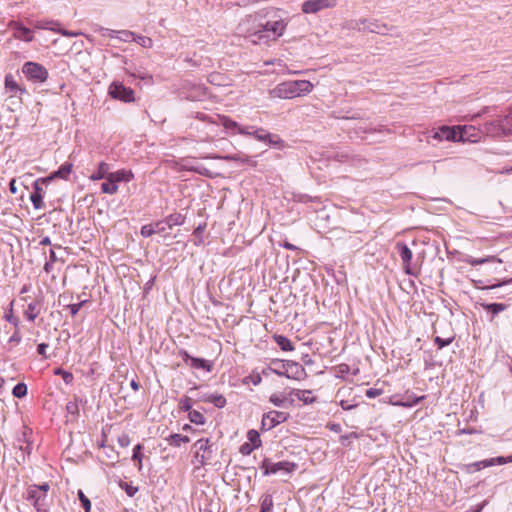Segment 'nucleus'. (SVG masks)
<instances>
[{
	"mask_svg": "<svg viewBox=\"0 0 512 512\" xmlns=\"http://www.w3.org/2000/svg\"><path fill=\"white\" fill-rule=\"evenodd\" d=\"M265 20H262V43L276 41L282 37L289 24V18L284 17L282 11L277 8L265 9Z\"/></svg>",
	"mask_w": 512,
	"mask_h": 512,
	"instance_id": "1",
	"label": "nucleus"
},
{
	"mask_svg": "<svg viewBox=\"0 0 512 512\" xmlns=\"http://www.w3.org/2000/svg\"><path fill=\"white\" fill-rule=\"evenodd\" d=\"M266 10L261 9L252 14H248L241 19L237 25L238 35L245 38H252V42L255 44L262 43V20H265Z\"/></svg>",
	"mask_w": 512,
	"mask_h": 512,
	"instance_id": "2",
	"label": "nucleus"
},
{
	"mask_svg": "<svg viewBox=\"0 0 512 512\" xmlns=\"http://www.w3.org/2000/svg\"><path fill=\"white\" fill-rule=\"evenodd\" d=\"M313 84L308 80H291L279 83L270 91V96L280 99H293L309 94Z\"/></svg>",
	"mask_w": 512,
	"mask_h": 512,
	"instance_id": "3",
	"label": "nucleus"
},
{
	"mask_svg": "<svg viewBox=\"0 0 512 512\" xmlns=\"http://www.w3.org/2000/svg\"><path fill=\"white\" fill-rule=\"evenodd\" d=\"M49 490L50 485L46 482L40 485L32 484L26 488L24 498L34 506L37 512H49Z\"/></svg>",
	"mask_w": 512,
	"mask_h": 512,
	"instance_id": "4",
	"label": "nucleus"
},
{
	"mask_svg": "<svg viewBox=\"0 0 512 512\" xmlns=\"http://www.w3.org/2000/svg\"><path fill=\"white\" fill-rule=\"evenodd\" d=\"M273 364H281L283 371H276L278 376H283L289 379L302 380L306 376V371L302 365L297 362L286 360V361H273Z\"/></svg>",
	"mask_w": 512,
	"mask_h": 512,
	"instance_id": "5",
	"label": "nucleus"
},
{
	"mask_svg": "<svg viewBox=\"0 0 512 512\" xmlns=\"http://www.w3.org/2000/svg\"><path fill=\"white\" fill-rule=\"evenodd\" d=\"M22 73L34 83H43L48 79V70L37 62H26L22 66Z\"/></svg>",
	"mask_w": 512,
	"mask_h": 512,
	"instance_id": "6",
	"label": "nucleus"
},
{
	"mask_svg": "<svg viewBox=\"0 0 512 512\" xmlns=\"http://www.w3.org/2000/svg\"><path fill=\"white\" fill-rule=\"evenodd\" d=\"M296 468L297 464L289 461L272 462L270 459L265 458L261 463L264 475L276 474L278 472L290 474Z\"/></svg>",
	"mask_w": 512,
	"mask_h": 512,
	"instance_id": "7",
	"label": "nucleus"
},
{
	"mask_svg": "<svg viewBox=\"0 0 512 512\" xmlns=\"http://www.w3.org/2000/svg\"><path fill=\"white\" fill-rule=\"evenodd\" d=\"M108 94L116 100H120L125 103L135 101L134 90L130 87L124 86L121 82H113L108 88Z\"/></svg>",
	"mask_w": 512,
	"mask_h": 512,
	"instance_id": "8",
	"label": "nucleus"
},
{
	"mask_svg": "<svg viewBox=\"0 0 512 512\" xmlns=\"http://www.w3.org/2000/svg\"><path fill=\"white\" fill-rule=\"evenodd\" d=\"M288 418L289 413L287 412L271 410L263 415L261 421V430L269 431L277 425L286 422Z\"/></svg>",
	"mask_w": 512,
	"mask_h": 512,
	"instance_id": "9",
	"label": "nucleus"
},
{
	"mask_svg": "<svg viewBox=\"0 0 512 512\" xmlns=\"http://www.w3.org/2000/svg\"><path fill=\"white\" fill-rule=\"evenodd\" d=\"M336 5L337 0H306L302 3L301 10L305 14H315Z\"/></svg>",
	"mask_w": 512,
	"mask_h": 512,
	"instance_id": "10",
	"label": "nucleus"
},
{
	"mask_svg": "<svg viewBox=\"0 0 512 512\" xmlns=\"http://www.w3.org/2000/svg\"><path fill=\"white\" fill-rule=\"evenodd\" d=\"M44 305V298L42 295L35 297L31 302L27 304V307L23 310V315L26 320L34 322L35 319L41 314Z\"/></svg>",
	"mask_w": 512,
	"mask_h": 512,
	"instance_id": "11",
	"label": "nucleus"
},
{
	"mask_svg": "<svg viewBox=\"0 0 512 512\" xmlns=\"http://www.w3.org/2000/svg\"><path fill=\"white\" fill-rule=\"evenodd\" d=\"M46 182H48V179L45 178H39L34 182V191L30 195V200L33 204L34 209L36 210L42 209L44 207L43 197L45 195V191L41 185Z\"/></svg>",
	"mask_w": 512,
	"mask_h": 512,
	"instance_id": "12",
	"label": "nucleus"
},
{
	"mask_svg": "<svg viewBox=\"0 0 512 512\" xmlns=\"http://www.w3.org/2000/svg\"><path fill=\"white\" fill-rule=\"evenodd\" d=\"M196 458L201 464H205L212 457V445L209 439H199L195 442Z\"/></svg>",
	"mask_w": 512,
	"mask_h": 512,
	"instance_id": "13",
	"label": "nucleus"
},
{
	"mask_svg": "<svg viewBox=\"0 0 512 512\" xmlns=\"http://www.w3.org/2000/svg\"><path fill=\"white\" fill-rule=\"evenodd\" d=\"M168 230H169V228H168L165 220H161V221L143 225L141 228V235L143 237H150L154 234L166 235V234H168Z\"/></svg>",
	"mask_w": 512,
	"mask_h": 512,
	"instance_id": "14",
	"label": "nucleus"
},
{
	"mask_svg": "<svg viewBox=\"0 0 512 512\" xmlns=\"http://www.w3.org/2000/svg\"><path fill=\"white\" fill-rule=\"evenodd\" d=\"M481 130L474 126L457 127V141L477 142L480 139Z\"/></svg>",
	"mask_w": 512,
	"mask_h": 512,
	"instance_id": "15",
	"label": "nucleus"
},
{
	"mask_svg": "<svg viewBox=\"0 0 512 512\" xmlns=\"http://www.w3.org/2000/svg\"><path fill=\"white\" fill-rule=\"evenodd\" d=\"M429 137L437 141H457V127L442 126L432 130Z\"/></svg>",
	"mask_w": 512,
	"mask_h": 512,
	"instance_id": "16",
	"label": "nucleus"
},
{
	"mask_svg": "<svg viewBox=\"0 0 512 512\" xmlns=\"http://www.w3.org/2000/svg\"><path fill=\"white\" fill-rule=\"evenodd\" d=\"M81 404H83V399L76 395L66 404L67 422H75L79 419Z\"/></svg>",
	"mask_w": 512,
	"mask_h": 512,
	"instance_id": "17",
	"label": "nucleus"
},
{
	"mask_svg": "<svg viewBox=\"0 0 512 512\" xmlns=\"http://www.w3.org/2000/svg\"><path fill=\"white\" fill-rule=\"evenodd\" d=\"M481 133H484L491 137L504 136L501 127V119H494L492 121L484 123L481 128Z\"/></svg>",
	"mask_w": 512,
	"mask_h": 512,
	"instance_id": "18",
	"label": "nucleus"
},
{
	"mask_svg": "<svg viewBox=\"0 0 512 512\" xmlns=\"http://www.w3.org/2000/svg\"><path fill=\"white\" fill-rule=\"evenodd\" d=\"M55 26H59V23L58 22L49 21V22H39L37 24L38 28L50 29V30L55 31V32L61 34L62 36H65V37H77V36L82 35V32H79V31H69V30L62 29V28H56Z\"/></svg>",
	"mask_w": 512,
	"mask_h": 512,
	"instance_id": "19",
	"label": "nucleus"
},
{
	"mask_svg": "<svg viewBox=\"0 0 512 512\" xmlns=\"http://www.w3.org/2000/svg\"><path fill=\"white\" fill-rule=\"evenodd\" d=\"M402 268L406 274L417 276L420 272V258H402Z\"/></svg>",
	"mask_w": 512,
	"mask_h": 512,
	"instance_id": "20",
	"label": "nucleus"
},
{
	"mask_svg": "<svg viewBox=\"0 0 512 512\" xmlns=\"http://www.w3.org/2000/svg\"><path fill=\"white\" fill-rule=\"evenodd\" d=\"M363 32H370V33H377V34L385 35V34H388L389 28L384 23L368 20V25L364 26Z\"/></svg>",
	"mask_w": 512,
	"mask_h": 512,
	"instance_id": "21",
	"label": "nucleus"
},
{
	"mask_svg": "<svg viewBox=\"0 0 512 512\" xmlns=\"http://www.w3.org/2000/svg\"><path fill=\"white\" fill-rule=\"evenodd\" d=\"M133 178V174L130 171H126L124 169L118 170L116 172H110L108 176V181L117 184L118 182H129Z\"/></svg>",
	"mask_w": 512,
	"mask_h": 512,
	"instance_id": "22",
	"label": "nucleus"
},
{
	"mask_svg": "<svg viewBox=\"0 0 512 512\" xmlns=\"http://www.w3.org/2000/svg\"><path fill=\"white\" fill-rule=\"evenodd\" d=\"M110 174V166L106 162H100L95 172L90 175V180L97 181L100 179H107Z\"/></svg>",
	"mask_w": 512,
	"mask_h": 512,
	"instance_id": "23",
	"label": "nucleus"
},
{
	"mask_svg": "<svg viewBox=\"0 0 512 512\" xmlns=\"http://www.w3.org/2000/svg\"><path fill=\"white\" fill-rule=\"evenodd\" d=\"M14 37L26 42H31L33 40L32 31L20 24H16Z\"/></svg>",
	"mask_w": 512,
	"mask_h": 512,
	"instance_id": "24",
	"label": "nucleus"
},
{
	"mask_svg": "<svg viewBox=\"0 0 512 512\" xmlns=\"http://www.w3.org/2000/svg\"><path fill=\"white\" fill-rule=\"evenodd\" d=\"M203 401L212 403L217 408H223L226 405V398L222 394H207L203 397Z\"/></svg>",
	"mask_w": 512,
	"mask_h": 512,
	"instance_id": "25",
	"label": "nucleus"
},
{
	"mask_svg": "<svg viewBox=\"0 0 512 512\" xmlns=\"http://www.w3.org/2000/svg\"><path fill=\"white\" fill-rule=\"evenodd\" d=\"M72 168H73V164L70 163V162H66L64 163L63 165L60 166V168L55 171L48 179V181L50 179H53V178H62V179H67V177L70 175L71 171H72Z\"/></svg>",
	"mask_w": 512,
	"mask_h": 512,
	"instance_id": "26",
	"label": "nucleus"
},
{
	"mask_svg": "<svg viewBox=\"0 0 512 512\" xmlns=\"http://www.w3.org/2000/svg\"><path fill=\"white\" fill-rule=\"evenodd\" d=\"M4 83H5L6 90H8L10 92H13V93H17V92L25 93L26 92V90L24 88H21L17 84V82L12 74H7L5 76Z\"/></svg>",
	"mask_w": 512,
	"mask_h": 512,
	"instance_id": "27",
	"label": "nucleus"
},
{
	"mask_svg": "<svg viewBox=\"0 0 512 512\" xmlns=\"http://www.w3.org/2000/svg\"><path fill=\"white\" fill-rule=\"evenodd\" d=\"M294 394L298 400L302 401L304 404H312L316 401V398L311 396L312 391L311 390H293L291 392Z\"/></svg>",
	"mask_w": 512,
	"mask_h": 512,
	"instance_id": "28",
	"label": "nucleus"
},
{
	"mask_svg": "<svg viewBox=\"0 0 512 512\" xmlns=\"http://www.w3.org/2000/svg\"><path fill=\"white\" fill-rule=\"evenodd\" d=\"M190 366L194 369H202L205 370L206 372H211L213 368V363L206 359L195 357L191 359Z\"/></svg>",
	"mask_w": 512,
	"mask_h": 512,
	"instance_id": "29",
	"label": "nucleus"
},
{
	"mask_svg": "<svg viewBox=\"0 0 512 512\" xmlns=\"http://www.w3.org/2000/svg\"><path fill=\"white\" fill-rule=\"evenodd\" d=\"M218 119L220 121V124L226 130L231 131L233 134L237 133L236 131L238 130L239 124L236 121L232 120L231 118L225 115H218Z\"/></svg>",
	"mask_w": 512,
	"mask_h": 512,
	"instance_id": "30",
	"label": "nucleus"
},
{
	"mask_svg": "<svg viewBox=\"0 0 512 512\" xmlns=\"http://www.w3.org/2000/svg\"><path fill=\"white\" fill-rule=\"evenodd\" d=\"M164 220L170 230L174 226H180L184 224L185 217L181 213H173L167 216Z\"/></svg>",
	"mask_w": 512,
	"mask_h": 512,
	"instance_id": "31",
	"label": "nucleus"
},
{
	"mask_svg": "<svg viewBox=\"0 0 512 512\" xmlns=\"http://www.w3.org/2000/svg\"><path fill=\"white\" fill-rule=\"evenodd\" d=\"M168 444L170 446L174 447H180L182 443H188L190 442V438L185 435L181 434H171L169 437L166 438Z\"/></svg>",
	"mask_w": 512,
	"mask_h": 512,
	"instance_id": "32",
	"label": "nucleus"
},
{
	"mask_svg": "<svg viewBox=\"0 0 512 512\" xmlns=\"http://www.w3.org/2000/svg\"><path fill=\"white\" fill-rule=\"evenodd\" d=\"M111 37H115L123 42H133L135 33L129 30L112 31Z\"/></svg>",
	"mask_w": 512,
	"mask_h": 512,
	"instance_id": "33",
	"label": "nucleus"
},
{
	"mask_svg": "<svg viewBox=\"0 0 512 512\" xmlns=\"http://www.w3.org/2000/svg\"><path fill=\"white\" fill-rule=\"evenodd\" d=\"M500 119L503 135H512V111Z\"/></svg>",
	"mask_w": 512,
	"mask_h": 512,
	"instance_id": "34",
	"label": "nucleus"
},
{
	"mask_svg": "<svg viewBox=\"0 0 512 512\" xmlns=\"http://www.w3.org/2000/svg\"><path fill=\"white\" fill-rule=\"evenodd\" d=\"M274 339L277 343V345L281 348L283 351H293L294 346L292 342L283 335H276L274 336Z\"/></svg>",
	"mask_w": 512,
	"mask_h": 512,
	"instance_id": "35",
	"label": "nucleus"
},
{
	"mask_svg": "<svg viewBox=\"0 0 512 512\" xmlns=\"http://www.w3.org/2000/svg\"><path fill=\"white\" fill-rule=\"evenodd\" d=\"M493 465H494V460L485 459V460L477 461V462L467 465V471L468 472L480 471L483 468L490 467Z\"/></svg>",
	"mask_w": 512,
	"mask_h": 512,
	"instance_id": "36",
	"label": "nucleus"
},
{
	"mask_svg": "<svg viewBox=\"0 0 512 512\" xmlns=\"http://www.w3.org/2000/svg\"><path fill=\"white\" fill-rule=\"evenodd\" d=\"M247 438L249 443L256 449L259 448L262 444L259 432L254 429H251L247 432Z\"/></svg>",
	"mask_w": 512,
	"mask_h": 512,
	"instance_id": "37",
	"label": "nucleus"
},
{
	"mask_svg": "<svg viewBox=\"0 0 512 512\" xmlns=\"http://www.w3.org/2000/svg\"><path fill=\"white\" fill-rule=\"evenodd\" d=\"M13 305H14V301H12L10 303V308L5 313L4 318H5L6 321L11 323L14 326V328H17L20 325V319L14 315Z\"/></svg>",
	"mask_w": 512,
	"mask_h": 512,
	"instance_id": "38",
	"label": "nucleus"
},
{
	"mask_svg": "<svg viewBox=\"0 0 512 512\" xmlns=\"http://www.w3.org/2000/svg\"><path fill=\"white\" fill-rule=\"evenodd\" d=\"M485 310L491 312L493 315H497L498 313L504 311L507 306L504 303H489L483 304Z\"/></svg>",
	"mask_w": 512,
	"mask_h": 512,
	"instance_id": "39",
	"label": "nucleus"
},
{
	"mask_svg": "<svg viewBox=\"0 0 512 512\" xmlns=\"http://www.w3.org/2000/svg\"><path fill=\"white\" fill-rule=\"evenodd\" d=\"M188 418L192 423L197 425H203L205 423L204 415L197 410H191L188 412Z\"/></svg>",
	"mask_w": 512,
	"mask_h": 512,
	"instance_id": "40",
	"label": "nucleus"
},
{
	"mask_svg": "<svg viewBox=\"0 0 512 512\" xmlns=\"http://www.w3.org/2000/svg\"><path fill=\"white\" fill-rule=\"evenodd\" d=\"M127 73L134 77V78H139L141 80H145V79H148V80H151L152 79V76L148 74L147 71H145L144 69H141V68H134L133 70H127Z\"/></svg>",
	"mask_w": 512,
	"mask_h": 512,
	"instance_id": "41",
	"label": "nucleus"
},
{
	"mask_svg": "<svg viewBox=\"0 0 512 512\" xmlns=\"http://www.w3.org/2000/svg\"><path fill=\"white\" fill-rule=\"evenodd\" d=\"M12 394L15 398H23L27 395V385L23 382L14 386Z\"/></svg>",
	"mask_w": 512,
	"mask_h": 512,
	"instance_id": "42",
	"label": "nucleus"
},
{
	"mask_svg": "<svg viewBox=\"0 0 512 512\" xmlns=\"http://www.w3.org/2000/svg\"><path fill=\"white\" fill-rule=\"evenodd\" d=\"M269 145L277 148H282L284 146L283 140L275 134L268 133V137L266 138V141Z\"/></svg>",
	"mask_w": 512,
	"mask_h": 512,
	"instance_id": "43",
	"label": "nucleus"
},
{
	"mask_svg": "<svg viewBox=\"0 0 512 512\" xmlns=\"http://www.w3.org/2000/svg\"><path fill=\"white\" fill-rule=\"evenodd\" d=\"M133 42H136L137 44H139L140 46H142L144 48H151L153 46L152 39L150 37H146V36H140V35L135 34Z\"/></svg>",
	"mask_w": 512,
	"mask_h": 512,
	"instance_id": "44",
	"label": "nucleus"
},
{
	"mask_svg": "<svg viewBox=\"0 0 512 512\" xmlns=\"http://www.w3.org/2000/svg\"><path fill=\"white\" fill-rule=\"evenodd\" d=\"M273 506V499L271 495H264L261 499V511L269 512Z\"/></svg>",
	"mask_w": 512,
	"mask_h": 512,
	"instance_id": "45",
	"label": "nucleus"
},
{
	"mask_svg": "<svg viewBox=\"0 0 512 512\" xmlns=\"http://www.w3.org/2000/svg\"><path fill=\"white\" fill-rule=\"evenodd\" d=\"M101 190L105 194H115L118 191V185L114 184L107 180V182L102 183Z\"/></svg>",
	"mask_w": 512,
	"mask_h": 512,
	"instance_id": "46",
	"label": "nucleus"
},
{
	"mask_svg": "<svg viewBox=\"0 0 512 512\" xmlns=\"http://www.w3.org/2000/svg\"><path fill=\"white\" fill-rule=\"evenodd\" d=\"M54 373L56 375H60L67 385L73 382L74 376L71 372L62 370L61 368H57Z\"/></svg>",
	"mask_w": 512,
	"mask_h": 512,
	"instance_id": "47",
	"label": "nucleus"
},
{
	"mask_svg": "<svg viewBox=\"0 0 512 512\" xmlns=\"http://www.w3.org/2000/svg\"><path fill=\"white\" fill-rule=\"evenodd\" d=\"M368 25V19L362 18L349 22V27L358 31H363L364 26Z\"/></svg>",
	"mask_w": 512,
	"mask_h": 512,
	"instance_id": "48",
	"label": "nucleus"
},
{
	"mask_svg": "<svg viewBox=\"0 0 512 512\" xmlns=\"http://www.w3.org/2000/svg\"><path fill=\"white\" fill-rule=\"evenodd\" d=\"M454 340V337L451 336V337H448V338H442L440 336H436L434 338V343L437 345V347L439 349H442L448 345H450L452 343V341Z\"/></svg>",
	"mask_w": 512,
	"mask_h": 512,
	"instance_id": "49",
	"label": "nucleus"
},
{
	"mask_svg": "<svg viewBox=\"0 0 512 512\" xmlns=\"http://www.w3.org/2000/svg\"><path fill=\"white\" fill-rule=\"evenodd\" d=\"M193 401L190 397L184 396L180 399V408L183 411L190 412L192 410Z\"/></svg>",
	"mask_w": 512,
	"mask_h": 512,
	"instance_id": "50",
	"label": "nucleus"
},
{
	"mask_svg": "<svg viewBox=\"0 0 512 512\" xmlns=\"http://www.w3.org/2000/svg\"><path fill=\"white\" fill-rule=\"evenodd\" d=\"M78 496H79V500H80L83 508L85 509V512H90L91 502L88 499V497H86L85 494L81 490L78 491Z\"/></svg>",
	"mask_w": 512,
	"mask_h": 512,
	"instance_id": "51",
	"label": "nucleus"
},
{
	"mask_svg": "<svg viewBox=\"0 0 512 512\" xmlns=\"http://www.w3.org/2000/svg\"><path fill=\"white\" fill-rule=\"evenodd\" d=\"M269 401L276 407H283L284 403L286 401V398L284 396L272 394L269 398Z\"/></svg>",
	"mask_w": 512,
	"mask_h": 512,
	"instance_id": "52",
	"label": "nucleus"
},
{
	"mask_svg": "<svg viewBox=\"0 0 512 512\" xmlns=\"http://www.w3.org/2000/svg\"><path fill=\"white\" fill-rule=\"evenodd\" d=\"M396 249H397V253H399L400 256H412L411 250L404 243L398 242L396 244Z\"/></svg>",
	"mask_w": 512,
	"mask_h": 512,
	"instance_id": "53",
	"label": "nucleus"
},
{
	"mask_svg": "<svg viewBox=\"0 0 512 512\" xmlns=\"http://www.w3.org/2000/svg\"><path fill=\"white\" fill-rule=\"evenodd\" d=\"M252 135L259 141H266L268 137V132H266L263 128L254 129Z\"/></svg>",
	"mask_w": 512,
	"mask_h": 512,
	"instance_id": "54",
	"label": "nucleus"
},
{
	"mask_svg": "<svg viewBox=\"0 0 512 512\" xmlns=\"http://www.w3.org/2000/svg\"><path fill=\"white\" fill-rule=\"evenodd\" d=\"M142 446L140 444H137L133 449V455L132 459L137 460L139 462V469L142 466V454H141Z\"/></svg>",
	"mask_w": 512,
	"mask_h": 512,
	"instance_id": "55",
	"label": "nucleus"
},
{
	"mask_svg": "<svg viewBox=\"0 0 512 512\" xmlns=\"http://www.w3.org/2000/svg\"><path fill=\"white\" fill-rule=\"evenodd\" d=\"M21 340H22V335L20 333V328L17 327V328H15L11 337L9 338V343H13V344L17 345L21 342Z\"/></svg>",
	"mask_w": 512,
	"mask_h": 512,
	"instance_id": "56",
	"label": "nucleus"
},
{
	"mask_svg": "<svg viewBox=\"0 0 512 512\" xmlns=\"http://www.w3.org/2000/svg\"><path fill=\"white\" fill-rule=\"evenodd\" d=\"M194 90H195V95H191L192 99H195L197 97H203V96L207 95V88L205 86L198 85L194 88Z\"/></svg>",
	"mask_w": 512,
	"mask_h": 512,
	"instance_id": "57",
	"label": "nucleus"
},
{
	"mask_svg": "<svg viewBox=\"0 0 512 512\" xmlns=\"http://www.w3.org/2000/svg\"><path fill=\"white\" fill-rule=\"evenodd\" d=\"M85 302L86 301H81L76 304H67L66 307L70 310L71 315L75 316L79 312V310L81 309V307L83 306V304Z\"/></svg>",
	"mask_w": 512,
	"mask_h": 512,
	"instance_id": "58",
	"label": "nucleus"
},
{
	"mask_svg": "<svg viewBox=\"0 0 512 512\" xmlns=\"http://www.w3.org/2000/svg\"><path fill=\"white\" fill-rule=\"evenodd\" d=\"M381 394H382V390L378 389V388H369L366 390V393H365V395L370 399L376 398V397L380 396Z\"/></svg>",
	"mask_w": 512,
	"mask_h": 512,
	"instance_id": "59",
	"label": "nucleus"
},
{
	"mask_svg": "<svg viewBox=\"0 0 512 512\" xmlns=\"http://www.w3.org/2000/svg\"><path fill=\"white\" fill-rule=\"evenodd\" d=\"M255 449L256 448H254L250 443H244L240 447V453L243 454V455H249Z\"/></svg>",
	"mask_w": 512,
	"mask_h": 512,
	"instance_id": "60",
	"label": "nucleus"
},
{
	"mask_svg": "<svg viewBox=\"0 0 512 512\" xmlns=\"http://www.w3.org/2000/svg\"><path fill=\"white\" fill-rule=\"evenodd\" d=\"M248 380H250L252 382L253 385L257 386L261 383L262 381V376L260 373H253L251 375H249L247 377Z\"/></svg>",
	"mask_w": 512,
	"mask_h": 512,
	"instance_id": "61",
	"label": "nucleus"
},
{
	"mask_svg": "<svg viewBox=\"0 0 512 512\" xmlns=\"http://www.w3.org/2000/svg\"><path fill=\"white\" fill-rule=\"evenodd\" d=\"M490 460H494V465L495 464H499V465H502V464H506V463H510L512 462V455L509 456V457H496V458H491Z\"/></svg>",
	"mask_w": 512,
	"mask_h": 512,
	"instance_id": "62",
	"label": "nucleus"
},
{
	"mask_svg": "<svg viewBox=\"0 0 512 512\" xmlns=\"http://www.w3.org/2000/svg\"><path fill=\"white\" fill-rule=\"evenodd\" d=\"M220 78H222V75L220 73H212L208 76V82L213 85H220Z\"/></svg>",
	"mask_w": 512,
	"mask_h": 512,
	"instance_id": "63",
	"label": "nucleus"
},
{
	"mask_svg": "<svg viewBox=\"0 0 512 512\" xmlns=\"http://www.w3.org/2000/svg\"><path fill=\"white\" fill-rule=\"evenodd\" d=\"M253 130V126L242 127L239 125L238 130L236 132L241 135H252Z\"/></svg>",
	"mask_w": 512,
	"mask_h": 512,
	"instance_id": "64",
	"label": "nucleus"
}]
</instances>
